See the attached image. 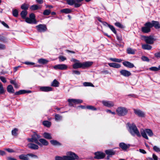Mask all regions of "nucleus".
I'll use <instances>...</instances> for the list:
<instances>
[{
    "label": "nucleus",
    "mask_w": 160,
    "mask_h": 160,
    "mask_svg": "<svg viewBox=\"0 0 160 160\" xmlns=\"http://www.w3.org/2000/svg\"><path fill=\"white\" fill-rule=\"evenodd\" d=\"M127 125L128 132L132 136H134L136 135L139 137H141L140 133L134 123H128Z\"/></svg>",
    "instance_id": "1"
},
{
    "label": "nucleus",
    "mask_w": 160,
    "mask_h": 160,
    "mask_svg": "<svg viewBox=\"0 0 160 160\" xmlns=\"http://www.w3.org/2000/svg\"><path fill=\"white\" fill-rule=\"evenodd\" d=\"M140 132L142 136L147 140H148L149 138L148 137L147 134L150 137L152 136L153 135V133L152 131L150 129H142L140 131Z\"/></svg>",
    "instance_id": "2"
},
{
    "label": "nucleus",
    "mask_w": 160,
    "mask_h": 160,
    "mask_svg": "<svg viewBox=\"0 0 160 160\" xmlns=\"http://www.w3.org/2000/svg\"><path fill=\"white\" fill-rule=\"evenodd\" d=\"M116 112L118 115L122 116L126 115L127 113L128 110L125 107H120L117 109Z\"/></svg>",
    "instance_id": "3"
},
{
    "label": "nucleus",
    "mask_w": 160,
    "mask_h": 160,
    "mask_svg": "<svg viewBox=\"0 0 160 160\" xmlns=\"http://www.w3.org/2000/svg\"><path fill=\"white\" fill-rule=\"evenodd\" d=\"M66 160H75L78 159L79 157L75 153L72 152H67L66 153Z\"/></svg>",
    "instance_id": "4"
},
{
    "label": "nucleus",
    "mask_w": 160,
    "mask_h": 160,
    "mask_svg": "<svg viewBox=\"0 0 160 160\" xmlns=\"http://www.w3.org/2000/svg\"><path fill=\"white\" fill-rule=\"evenodd\" d=\"M71 61L75 63L72 65V67L74 69L82 68V62H80L79 60L74 58H72Z\"/></svg>",
    "instance_id": "5"
},
{
    "label": "nucleus",
    "mask_w": 160,
    "mask_h": 160,
    "mask_svg": "<svg viewBox=\"0 0 160 160\" xmlns=\"http://www.w3.org/2000/svg\"><path fill=\"white\" fill-rule=\"evenodd\" d=\"M151 27L150 22H148L145 23L144 26L142 28L141 30L142 32L148 33L150 32Z\"/></svg>",
    "instance_id": "6"
},
{
    "label": "nucleus",
    "mask_w": 160,
    "mask_h": 160,
    "mask_svg": "<svg viewBox=\"0 0 160 160\" xmlns=\"http://www.w3.org/2000/svg\"><path fill=\"white\" fill-rule=\"evenodd\" d=\"M68 101L69 102V106L71 107H73V103L75 104L80 103L82 102V100L75 99H69Z\"/></svg>",
    "instance_id": "7"
},
{
    "label": "nucleus",
    "mask_w": 160,
    "mask_h": 160,
    "mask_svg": "<svg viewBox=\"0 0 160 160\" xmlns=\"http://www.w3.org/2000/svg\"><path fill=\"white\" fill-rule=\"evenodd\" d=\"M143 37L146 42L148 44H152L155 40L153 36L151 35L149 36H143Z\"/></svg>",
    "instance_id": "8"
},
{
    "label": "nucleus",
    "mask_w": 160,
    "mask_h": 160,
    "mask_svg": "<svg viewBox=\"0 0 160 160\" xmlns=\"http://www.w3.org/2000/svg\"><path fill=\"white\" fill-rule=\"evenodd\" d=\"M53 68L56 70H66L68 67L65 64H58L54 66Z\"/></svg>",
    "instance_id": "9"
},
{
    "label": "nucleus",
    "mask_w": 160,
    "mask_h": 160,
    "mask_svg": "<svg viewBox=\"0 0 160 160\" xmlns=\"http://www.w3.org/2000/svg\"><path fill=\"white\" fill-rule=\"evenodd\" d=\"M95 155L94 158L97 159H102L105 156V154L101 152H96L94 153Z\"/></svg>",
    "instance_id": "10"
},
{
    "label": "nucleus",
    "mask_w": 160,
    "mask_h": 160,
    "mask_svg": "<svg viewBox=\"0 0 160 160\" xmlns=\"http://www.w3.org/2000/svg\"><path fill=\"white\" fill-rule=\"evenodd\" d=\"M102 103L104 106L110 108L114 106V103L113 102L110 101L103 100Z\"/></svg>",
    "instance_id": "11"
},
{
    "label": "nucleus",
    "mask_w": 160,
    "mask_h": 160,
    "mask_svg": "<svg viewBox=\"0 0 160 160\" xmlns=\"http://www.w3.org/2000/svg\"><path fill=\"white\" fill-rule=\"evenodd\" d=\"M32 136L33 137V140H34V142L37 144L41 146L42 144H41V143H40V142H38V139H40V136L39 135L36 133H35Z\"/></svg>",
    "instance_id": "12"
},
{
    "label": "nucleus",
    "mask_w": 160,
    "mask_h": 160,
    "mask_svg": "<svg viewBox=\"0 0 160 160\" xmlns=\"http://www.w3.org/2000/svg\"><path fill=\"white\" fill-rule=\"evenodd\" d=\"M38 31L40 32H44L47 30L46 27L43 25L40 24L36 27Z\"/></svg>",
    "instance_id": "13"
},
{
    "label": "nucleus",
    "mask_w": 160,
    "mask_h": 160,
    "mask_svg": "<svg viewBox=\"0 0 160 160\" xmlns=\"http://www.w3.org/2000/svg\"><path fill=\"white\" fill-rule=\"evenodd\" d=\"M120 72L121 75L125 77H128L131 75L130 72L125 69L121 70Z\"/></svg>",
    "instance_id": "14"
},
{
    "label": "nucleus",
    "mask_w": 160,
    "mask_h": 160,
    "mask_svg": "<svg viewBox=\"0 0 160 160\" xmlns=\"http://www.w3.org/2000/svg\"><path fill=\"white\" fill-rule=\"evenodd\" d=\"M133 110L135 113L139 117H144V113L141 110L134 109Z\"/></svg>",
    "instance_id": "15"
},
{
    "label": "nucleus",
    "mask_w": 160,
    "mask_h": 160,
    "mask_svg": "<svg viewBox=\"0 0 160 160\" xmlns=\"http://www.w3.org/2000/svg\"><path fill=\"white\" fill-rule=\"evenodd\" d=\"M150 24L151 28L154 27L156 29L160 28V25L158 21H152L151 22H150Z\"/></svg>",
    "instance_id": "16"
},
{
    "label": "nucleus",
    "mask_w": 160,
    "mask_h": 160,
    "mask_svg": "<svg viewBox=\"0 0 160 160\" xmlns=\"http://www.w3.org/2000/svg\"><path fill=\"white\" fill-rule=\"evenodd\" d=\"M40 90L42 92H48L52 91V89L50 87L43 86L40 87Z\"/></svg>",
    "instance_id": "17"
},
{
    "label": "nucleus",
    "mask_w": 160,
    "mask_h": 160,
    "mask_svg": "<svg viewBox=\"0 0 160 160\" xmlns=\"http://www.w3.org/2000/svg\"><path fill=\"white\" fill-rule=\"evenodd\" d=\"M92 62L86 61L82 62V68L84 69L90 67L93 64Z\"/></svg>",
    "instance_id": "18"
},
{
    "label": "nucleus",
    "mask_w": 160,
    "mask_h": 160,
    "mask_svg": "<svg viewBox=\"0 0 160 160\" xmlns=\"http://www.w3.org/2000/svg\"><path fill=\"white\" fill-rule=\"evenodd\" d=\"M123 65L126 67L129 68H132L134 67V65L128 61H125L122 62Z\"/></svg>",
    "instance_id": "19"
},
{
    "label": "nucleus",
    "mask_w": 160,
    "mask_h": 160,
    "mask_svg": "<svg viewBox=\"0 0 160 160\" xmlns=\"http://www.w3.org/2000/svg\"><path fill=\"white\" fill-rule=\"evenodd\" d=\"M119 146L123 150H125L129 147L130 145L127 144L124 142H121L119 143Z\"/></svg>",
    "instance_id": "20"
},
{
    "label": "nucleus",
    "mask_w": 160,
    "mask_h": 160,
    "mask_svg": "<svg viewBox=\"0 0 160 160\" xmlns=\"http://www.w3.org/2000/svg\"><path fill=\"white\" fill-rule=\"evenodd\" d=\"M27 146L29 148L34 150L38 149L39 148L38 145L32 143L28 144Z\"/></svg>",
    "instance_id": "21"
},
{
    "label": "nucleus",
    "mask_w": 160,
    "mask_h": 160,
    "mask_svg": "<svg viewBox=\"0 0 160 160\" xmlns=\"http://www.w3.org/2000/svg\"><path fill=\"white\" fill-rule=\"evenodd\" d=\"M108 65L111 67L116 68H119L121 66L119 64L114 62L109 63H108Z\"/></svg>",
    "instance_id": "22"
},
{
    "label": "nucleus",
    "mask_w": 160,
    "mask_h": 160,
    "mask_svg": "<svg viewBox=\"0 0 160 160\" xmlns=\"http://www.w3.org/2000/svg\"><path fill=\"white\" fill-rule=\"evenodd\" d=\"M59 82L56 79H55L51 83V86L55 87H58L59 86Z\"/></svg>",
    "instance_id": "23"
},
{
    "label": "nucleus",
    "mask_w": 160,
    "mask_h": 160,
    "mask_svg": "<svg viewBox=\"0 0 160 160\" xmlns=\"http://www.w3.org/2000/svg\"><path fill=\"white\" fill-rule=\"evenodd\" d=\"M105 152L108 155H112L115 154L116 152L112 149H108L105 150Z\"/></svg>",
    "instance_id": "24"
},
{
    "label": "nucleus",
    "mask_w": 160,
    "mask_h": 160,
    "mask_svg": "<svg viewBox=\"0 0 160 160\" xmlns=\"http://www.w3.org/2000/svg\"><path fill=\"white\" fill-rule=\"evenodd\" d=\"M19 158L22 160H29V158L28 157V154H21L19 156Z\"/></svg>",
    "instance_id": "25"
},
{
    "label": "nucleus",
    "mask_w": 160,
    "mask_h": 160,
    "mask_svg": "<svg viewBox=\"0 0 160 160\" xmlns=\"http://www.w3.org/2000/svg\"><path fill=\"white\" fill-rule=\"evenodd\" d=\"M7 90L8 92L10 93H13L14 92V90L13 87L11 85H9L7 86Z\"/></svg>",
    "instance_id": "26"
},
{
    "label": "nucleus",
    "mask_w": 160,
    "mask_h": 160,
    "mask_svg": "<svg viewBox=\"0 0 160 160\" xmlns=\"http://www.w3.org/2000/svg\"><path fill=\"white\" fill-rule=\"evenodd\" d=\"M38 62L40 64H45L47 63L48 61L45 59L41 58L38 59Z\"/></svg>",
    "instance_id": "27"
},
{
    "label": "nucleus",
    "mask_w": 160,
    "mask_h": 160,
    "mask_svg": "<svg viewBox=\"0 0 160 160\" xmlns=\"http://www.w3.org/2000/svg\"><path fill=\"white\" fill-rule=\"evenodd\" d=\"M43 135L44 138L46 139H51L52 138L51 134L50 133L45 132L43 133Z\"/></svg>",
    "instance_id": "28"
},
{
    "label": "nucleus",
    "mask_w": 160,
    "mask_h": 160,
    "mask_svg": "<svg viewBox=\"0 0 160 160\" xmlns=\"http://www.w3.org/2000/svg\"><path fill=\"white\" fill-rule=\"evenodd\" d=\"M42 8V7L40 6H38L37 5H34L31 6L30 9L31 10H36L39 9H40Z\"/></svg>",
    "instance_id": "29"
},
{
    "label": "nucleus",
    "mask_w": 160,
    "mask_h": 160,
    "mask_svg": "<svg viewBox=\"0 0 160 160\" xmlns=\"http://www.w3.org/2000/svg\"><path fill=\"white\" fill-rule=\"evenodd\" d=\"M40 143L44 146H47L48 144V142L45 139L41 138L39 140Z\"/></svg>",
    "instance_id": "30"
},
{
    "label": "nucleus",
    "mask_w": 160,
    "mask_h": 160,
    "mask_svg": "<svg viewBox=\"0 0 160 160\" xmlns=\"http://www.w3.org/2000/svg\"><path fill=\"white\" fill-rule=\"evenodd\" d=\"M142 49L145 50H150L152 48L151 46L148 44H142Z\"/></svg>",
    "instance_id": "31"
},
{
    "label": "nucleus",
    "mask_w": 160,
    "mask_h": 160,
    "mask_svg": "<svg viewBox=\"0 0 160 160\" xmlns=\"http://www.w3.org/2000/svg\"><path fill=\"white\" fill-rule=\"evenodd\" d=\"M5 92V89L4 88L2 83L0 82V95L4 94Z\"/></svg>",
    "instance_id": "32"
},
{
    "label": "nucleus",
    "mask_w": 160,
    "mask_h": 160,
    "mask_svg": "<svg viewBox=\"0 0 160 160\" xmlns=\"http://www.w3.org/2000/svg\"><path fill=\"white\" fill-rule=\"evenodd\" d=\"M51 143L54 146H61V144L58 142L56 140H51L50 141Z\"/></svg>",
    "instance_id": "33"
},
{
    "label": "nucleus",
    "mask_w": 160,
    "mask_h": 160,
    "mask_svg": "<svg viewBox=\"0 0 160 160\" xmlns=\"http://www.w3.org/2000/svg\"><path fill=\"white\" fill-rule=\"evenodd\" d=\"M83 0H75L76 3L74 5V7L75 8L80 7L81 5V4L80 3V2Z\"/></svg>",
    "instance_id": "34"
},
{
    "label": "nucleus",
    "mask_w": 160,
    "mask_h": 160,
    "mask_svg": "<svg viewBox=\"0 0 160 160\" xmlns=\"http://www.w3.org/2000/svg\"><path fill=\"white\" fill-rule=\"evenodd\" d=\"M105 23L108 25V27L115 34H117V32L114 27L112 25L108 24L107 22H105Z\"/></svg>",
    "instance_id": "35"
},
{
    "label": "nucleus",
    "mask_w": 160,
    "mask_h": 160,
    "mask_svg": "<svg viewBox=\"0 0 160 160\" xmlns=\"http://www.w3.org/2000/svg\"><path fill=\"white\" fill-rule=\"evenodd\" d=\"M55 118L56 121H60L62 119V116L58 114H56L55 115Z\"/></svg>",
    "instance_id": "36"
},
{
    "label": "nucleus",
    "mask_w": 160,
    "mask_h": 160,
    "mask_svg": "<svg viewBox=\"0 0 160 160\" xmlns=\"http://www.w3.org/2000/svg\"><path fill=\"white\" fill-rule=\"evenodd\" d=\"M72 10L68 8H66L62 9L61 10V12L64 13L66 14L69 13L71 12Z\"/></svg>",
    "instance_id": "37"
},
{
    "label": "nucleus",
    "mask_w": 160,
    "mask_h": 160,
    "mask_svg": "<svg viewBox=\"0 0 160 160\" xmlns=\"http://www.w3.org/2000/svg\"><path fill=\"white\" fill-rule=\"evenodd\" d=\"M66 1L67 3L71 6L74 5L76 3L75 0H66Z\"/></svg>",
    "instance_id": "38"
},
{
    "label": "nucleus",
    "mask_w": 160,
    "mask_h": 160,
    "mask_svg": "<svg viewBox=\"0 0 160 160\" xmlns=\"http://www.w3.org/2000/svg\"><path fill=\"white\" fill-rule=\"evenodd\" d=\"M42 123L44 126L48 127H50L51 125V122L48 121H43Z\"/></svg>",
    "instance_id": "39"
},
{
    "label": "nucleus",
    "mask_w": 160,
    "mask_h": 160,
    "mask_svg": "<svg viewBox=\"0 0 160 160\" xmlns=\"http://www.w3.org/2000/svg\"><path fill=\"white\" fill-rule=\"evenodd\" d=\"M135 51L134 49L130 48H128L127 49V53L129 54H134Z\"/></svg>",
    "instance_id": "40"
},
{
    "label": "nucleus",
    "mask_w": 160,
    "mask_h": 160,
    "mask_svg": "<svg viewBox=\"0 0 160 160\" xmlns=\"http://www.w3.org/2000/svg\"><path fill=\"white\" fill-rule=\"evenodd\" d=\"M66 156H63L62 157L56 156L55 157V160H66Z\"/></svg>",
    "instance_id": "41"
},
{
    "label": "nucleus",
    "mask_w": 160,
    "mask_h": 160,
    "mask_svg": "<svg viewBox=\"0 0 160 160\" xmlns=\"http://www.w3.org/2000/svg\"><path fill=\"white\" fill-rule=\"evenodd\" d=\"M115 25L121 28H125V27L119 22H116L115 23Z\"/></svg>",
    "instance_id": "42"
},
{
    "label": "nucleus",
    "mask_w": 160,
    "mask_h": 160,
    "mask_svg": "<svg viewBox=\"0 0 160 160\" xmlns=\"http://www.w3.org/2000/svg\"><path fill=\"white\" fill-rule=\"evenodd\" d=\"M12 13L13 15L15 17H17L18 16V11L16 9L12 10Z\"/></svg>",
    "instance_id": "43"
},
{
    "label": "nucleus",
    "mask_w": 160,
    "mask_h": 160,
    "mask_svg": "<svg viewBox=\"0 0 160 160\" xmlns=\"http://www.w3.org/2000/svg\"><path fill=\"white\" fill-rule=\"evenodd\" d=\"M83 85L85 87L91 86L92 87H94L92 83L90 82H84L83 83Z\"/></svg>",
    "instance_id": "44"
},
{
    "label": "nucleus",
    "mask_w": 160,
    "mask_h": 160,
    "mask_svg": "<svg viewBox=\"0 0 160 160\" xmlns=\"http://www.w3.org/2000/svg\"><path fill=\"white\" fill-rule=\"evenodd\" d=\"M25 21L29 23H34L35 22L32 19L28 18H26Z\"/></svg>",
    "instance_id": "45"
},
{
    "label": "nucleus",
    "mask_w": 160,
    "mask_h": 160,
    "mask_svg": "<svg viewBox=\"0 0 160 160\" xmlns=\"http://www.w3.org/2000/svg\"><path fill=\"white\" fill-rule=\"evenodd\" d=\"M27 14V12L26 10L22 11L21 13V15L22 18H24Z\"/></svg>",
    "instance_id": "46"
},
{
    "label": "nucleus",
    "mask_w": 160,
    "mask_h": 160,
    "mask_svg": "<svg viewBox=\"0 0 160 160\" xmlns=\"http://www.w3.org/2000/svg\"><path fill=\"white\" fill-rule=\"evenodd\" d=\"M18 131V129L16 128H15L14 129H13L12 131V135L16 136L18 134L17 132Z\"/></svg>",
    "instance_id": "47"
},
{
    "label": "nucleus",
    "mask_w": 160,
    "mask_h": 160,
    "mask_svg": "<svg viewBox=\"0 0 160 160\" xmlns=\"http://www.w3.org/2000/svg\"><path fill=\"white\" fill-rule=\"evenodd\" d=\"M153 150L157 152H160V148L156 146H154L153 147Z\"/></svg>",
    "instance_id": "48"
},
{
    "label": "nucleus",
    "mask_w": 160,
    "mask_h": 160,
    "mask_svg": "<svg viewBox=\"0 0 160 160\" xmlns=\"http://www.w3.org/2000/svg\"><path fill=\"white\" fill-rule=\"evenodd\" d=\"M149 69L151 71H157L159 70V67H158V68H157L156 67H152L151 68H150Z\"/></svg>",
    "instance_id": "49"
},
{
    "label": "nucleus",
    "mask_w": 160,
    "mask_h": 160,
    "mask_svg": "<svg viewBox=\"0 0 160 160\" xmlns=\"http://www.w3.org/2000/svg\"><path fill=\"white\" fill-rule=\"evenodd\" d=\"M86 108L87 109L89 110H97V109L96 108H95L93 106H88L86 107Z\"/></svg>",
    "instance_id": "50"
},
{
    "label": "nucleus",
    "mask_w": 160,
    "mask_h": 160,
    "mask_svg": "<svg viewBox=\"0 0 160 160\" xmlns=\"http://www.w3.org/2000/svg\"><path fill=\"white\" fill-rule=\"evenodd\" d=\"M20 94H23L26 93H29L31 92L29 90L27 91L25 90H20Z\"/></svg>",
    "instance_id": "51"
},
{
    "label": "nucleus",
    "mask_w": 160,
    "mask_h": 160,
    "mask_svg": "<svg viewBox=\"0 0 160 160\" xmlns=\"http://www.w3.org/2000/svg\"><path fill=\"white\" fill-rule=\"evenodd\" d=\"M50 12L51 11L50 10L46 9L43 12V14L45 15H48L50 14Z\"/></svg>",
    "instance_id": "52"
},
{
    "label": "nucleus",
    "mask_w": 160,
    "mask_h": 160,
    "mask_svg": "<svg viewBox=\"0 0 160 160\" xmlns=\"http://www.w3.org/2000/svg\"><path fill=\"white\" fill-rule=\"evenodd\" d=\"M21 8L22 9L26 10L28 8V5L26 4H22L21 6Z\"/></svg>",
    "instance_id": "53"
},
{
    "label": "nucleus",
    "mask_w": 160,
    "mask_h": 160,
    "mask_svg": "<svg viewBox=\"0 0 160 160\" xmlns=\"http://www.w3.org/2000/svg\"><path fill=\"white\" fill-rule=\"evenodd\" d=\"M72 74H75L77 75H79L80 74V72L78 70H72Z\"/></svg>",
    "instance_id": "54"
},
{
    "label": "nucleus",
    "mask_w": 160,
    "mask_h": 160,
    "mask_svg": "<svg viewBox=\"0 0 160 160\" xmlns=\"http://www.w3.org/2000/svg\"><path fill=\"white\" fill-rule=\"evenodd\" d=\"M142 59L143 61H144L149 62V59L148 57L144 56H142Z\"/></svg>",
    "instance_id": "55"
},
{
    "label": "nucleus",
    "mask_w": 160,
    "mask_h": 160,
    "mask_svg": "<svg viewBox=\"0 0 160 160\" xmlns=\"http://www.w3.org/2000/svg\"><path fill=\"white\" fill-rule=\"evenodd\" d=\"M0 79L4 83H6L7 82L5 78L3 76H0Z\"/></svg>",
    "instance_id": "56"
},
{
    "label": "nucleus",
    "mask_w": 160,
    "mask_h": 160,
    "mask_svg": "<svg viewBox=\"0 0 160 160\" xmlns=\"http://www.w3.org/2000/svg\"><path fill=\"white\" fill-rule=\"evenodd\" d=\"M58 58L61 60V61H64L66 60V58L63 56H60Z\"/></svg>",
    "instance_id": "57"
},
{
    "label": "nucleus",
    "mask_w": 160,
    "mask_h": 160,
    "mask_svg": "<svg viewBox=\"0 0 160 160\" xmlns=\"http://www.w3.org/2000/svg\"><path fill=\"white\" fill-rule=\"evenodd\" d=\"M30 18L32 19V20L35 21V16L34 15V14L33 13H31L30 15Z\"/></svg>",
    "instance_id": "58"
},
{
    "label": "nucleus",
    "mask_w": 160,
    "mask_h": 160,
    "mask_svg": "<svg viewBox=\"0 0 160 160\" xmlns=\"http://www.w3.org/2000/svg\"><path fill=\"white\" fill-rule=\"evenodd\" d=\"M154 56L156 58H160V51L155 53Z\"/></svg>",
    "instance_id": "59"
},
{
    "label": "nucleus",
    "mask_w": 160,
    "mask_h": 160,
    "mask_svg": "<svg viewBox=\"0 0 160 160\" xmlns=\"http://www.w3.org/2000/svg\"><path fill=\"white\" fill-rule=\"evenodd\" d=\"M24 63L28 65H33L35 64L34 62H26Z\"/></svg>",
    "instance_id": "60"
},
{
    "label": "nucleus",
    "mask_w": 160,
    "mask_h": 160,
    "mask_svg": "<svg viewBox=\"0 0 160 160\" xmlns=\"http://www.w3.org/2000/svg\"><path fill=\"white\" fill-rule=\"evenodd\" d=\"M27 140L28 142H34V140H33V137L32 136V138H28L27 139Z\"/></svg>",
    "instance_id": "61"
},
{
    "label": "nucleus",
    "mask_w": 160,
    "mask_h": 160,
    "mask_svg": "<svg viewBox=\"0 0 160 160\" xmlns=\"http://www.w3.org/2000/svg\"><path fill=\"white\" fill-rule=\"evenodd\" d=\"M106 112H109L111 113L112 114L115 115L116 114V112H112L111 110H106Z\"/></svg>",
    "instance_id": "62"
},
{
    "label": "nucleus",
    "mask_w": 160,
    "mask_h": 160,
    "mask_svg": "<svg viewBox=\"0 0 160 160\" xmlns=\"http://www.w3.org/2000/svg\"><path fill=\"white\" fill-rule=\"evenodd\" d=\"M139 151L140 152L143 154L146 153V152L144 149H139Z\"/></svg>",
    "instance_id": "63"
},
{
    "label": "nucleus",
    "mask_w": 160,
    "mask_h": 160,
    "mask_svg": "<svg viewBox=\"0 0 160 160\" xmlns=\"http://www.w3.org/2000/svg\"><path fill=\"white\" fill-rule=\"evenodd\" d=\"M152 158L154 160H158V157L154 154H153V155H152Z\"/></svg>",
    "instance_id": "64"
}]
</instances>
